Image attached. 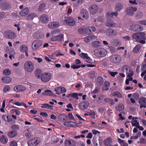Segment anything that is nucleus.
Masks as SVG:
<instances>
[{"label": "nucleus", "mask_w": 146, "mask_h": 146, "mask_svg": "<svg viewBox=\"0 0 146 146\" xmlns=\"http://www.w3.org/2000/svg\"><path fill=\"white\" fill-rule=\"evenodd\" d=\"M109 60L112 63L116 64L119 63L121 61V58L118 54H113L110 56Z\"/></svg>", "instance_id": "f257e3e1"}, {"label": "nucleus", "mask_w": 146, "mask_h": 146, "mask_svg": "<svg viewBox=\"0 0 146 146\" xmlns=\"http://www.w3.org/2000/svg\"><path fill=\"white\" fill-rule=\"evenodd\" d=\"M25 69L28 72H31L34 68V65L31 61H28L25 63L24 64Z\"/></svg>", "instance_id": "f03ea898"}, {"label": "nucleus", "mask_w": 146, "mask_h": 146, "mask_svg": "<svg viewBox=\"0 0 146 146\" xmlns=\"http://www.w3.org/2000/svg\"><path fill=\"white\" fill-rule=\"evenodd\" d=\"M122 72H125L127 74V76L128 77L132 76L133 74V72L132 71L131 67L128 65H125L122 68Z\"/></svg>", "instance_id": "7ed1b4c3"}, {"label": "nucleus", "mask_w": 146, "mask_h": 146, "mask_svg": "<svg viewBox=\"0 0 146 146\" xmlns=\"http://www.w3.org/2000/svg\"><path fill=\"white\" fill-rule=\"evenodd\" d=\"M132 38L138 40L142 39H146L145 34L143 32L136 33L133 34Z\"/></svg>", "instance_id": "20e7f679"}, {"label": "nucleus", "mask_w": 146, "mask_h": 146, "mask_svg": "<svg viewBox=\"0 0 146 146\" xmlns=\"http://www.w3.org/2000/svg\"><path fill=\"white\" fill-rule=\"evenodd\" d=\"M94 55L99 57H103L106 54V50L104 48H99L94 51Z\"/></svg>", "instance_id": "39448f33"}, {"label": "nucleus", "mask_w": 146, "mask_h": 146, "mask_svg": "<svg viewBox=\"0 0 146 146\" xmlns=\"http://www.w3.org/2000/svg\"><path fill=\"white\" fill-rule=\"evenodd\" d=\"M42 40H36L33 41L32 43V48L33 50H36L42 45Z\"/></svg>", "instance_id": "423d86ee"}, {"label": "nucleus", "mask_w": 146, "mask_h": 146, "mask_svg": "<svg viewBox=\"0 0 146 146\" xmlns=\"http://www.w3.org/2000/svg\"><path fill=\"white\" fill-rule=\"evenodd\" d=\"M64 23L67 25L72 26L75 25V21L70 17H65L64 20Z\"/></svg>", "instance_id": "0eeeda50"}, {"label": "nucleus", "mask_w": 146, "mask_h": 146, "mask_svg": "<svg viewBox=\"0 0 146 146\" xmlns=\"http://www.w3.org/2000/svg\"><path fill=\"white\" fill-rule=\"evenodd\" d=\"M105 33L106 36L109 37L115 36L117 34V31L112 28H109L106 30Z\"/></svg>", "instance_id": "6e6552de"}, {"label": "nucleus", "mask_w": 146, "mask_h": 146, "mask_svg": "<svg viewBox=\"0 0 146 146\" xmlns=\"http://www.w3.org/2000/svg\"><path fill=\"white\" fill-rule=\"evenodd\" d=\"M51 78V75L50 73H44L41 76L40 79L42 81L44 82H49Z\"/></svg>", "instance_id": "1a4fd4ad"}, {"label": "nucleus", "mask_w": 146, "mask_h": 146, "mask_svg": "<svg viewBox=\"0 0 146 146\" xmlns=\"http://www.w3.org/2000/svg\"><path fill=\"white\" fill-rule=\"evenodd\" d=\"M4 36L9 39H14L16 37L14 32L11 30H8L4 32Z\"/></svg>", "instance_id": "9d476101"}, {"label": "nucleus", "mask_w": 146, "mask_h": 146, "mask_svg": "<svg viewBox=\"0 0 146 146\" xmlns=\"http://www.w3.org/2000/svg\"><path fill=\"white\" fill-rule=\"evenodd\" d=\"M49 18L47 15L43 14L40 16L39 20L42 23H48L49 21Z\"/></svg>", "instance_id": "9b49d317"}, {"label": "nucleus", "mask_w": 146, "mask_h": 146, "mask_svg": "<svg viewBox=\"0 0 146 146\" xmlns=\"http://www.w3.org/2000/svg\"><path fill=\"white\" fill-rule=\"evenodd\" d=\"M64 39V34L62 33H60L59 35L56 36H54L52 37L51 38V40L52 41L61 42Z\"/></svg>", "instance_id": "f8f14e48"}, {"label": "nucleus", "mask_w": 146, "mask_h": 146, "mask_svg": "<svg viewBox=\"0 0 146 146\" xmlns=\"http://www.w3.org/2000/svg\"><path fill=\"white\" fill-rule=\"evenodd\" d=\"M39 141L37 138L35 137L27 141L28 146H36L38 144Z\"/></svg>", "instance_id": "ddd939ff"}, {"label": "nucleus", "mask_w": 146, "mask_h": 146, "mask_svg": "<svg viewBox=\"0 0 146 146\" xmlns=\"http://www.w3.org/2000/svg\"><path fill=\"white\" fill-rule=\"evenodd\" d=\"M131 30L134 31H141L143 27L138 25H133L130 27Z\"/></svg>", "instance_id": "4468645a"}, {"label": "nucleus", "mask_w": 146, "mask_h": 146, "mask_svg": "<svg viewBox=\"0 0 146 146\" xmlns=\"http://www.w3.org/2000/svg\"><path fill=\"white\" fill-rule=\"evenodd\" d=\"M98 9V6L96 4H94L90 7L89 11L91 14L93 15L97 12Z\"/></svg>", "instance_id": "2eb2a0df"}, {"label": "nucleus", "mask_w": 146, "mask_h": 146, "mask_svg": "<svg viewBox=\"0 0 146 146\" xmlns=\"http://www.w3.org/2000/svg\"><path fill=\"white\" fill-rule=\"evenodd\" d=\"M139 103L140 104L139 107L140 108H146V98L145 97L140 98L139 100Z\"/></svg>", "instance_id": "dca6fc26"}, {"label": "nucleus", "mask_w": 146, "mask_h": 146, "mask_svg": "<svg viewBox=\"0 0 146 146\" xmlns=\"http://www.w3.org/2000/svg\"><path fill=\"white\" fill-rule=\"evenodd\" d=\"M2 118L4 121H6L7 122H12L13 123H14L15 122V120H13L11 116L9 115H3L2 116Z\"/></svg>", "instance_id": "f3484780"}, {"label": "nucleus", "mask_w": 146, "mask_h": 146, "mask_svg": "<svg viewBox=\"0 0 146 146\" xmlns=\"http://www.w3.org/2000/svg\"><path fill=\"white\" fill-rule=\"evenodd\" d=\"M59 26V23L57 21H53L50 22L48 25V26L50 28L54 29L58 28Z\"/></svg>", "instance_id": "a211bd4d"}, {"label": "nucleus", "mask_w": 146, "mask_h": 146, "mask_svg": "<svg viewBox=\"0 0 146 146\" xmlns=\"http://www.w3.org/2000/svg\"><path fill=\"white\" fill-rule=\"evenodd\" d=\"M89 105V103L88 101H83L79 104V107L82 110L86 109Z\"/></svg>", "instance_id": "6ab92c4d"}, {"label": "nucleus", "mask_w": 146, "mask_h": 146, "mask_svg": "<svg viewBox=\"0 0 146 146\" xmlns=\"http://www.w3.org/2000/svg\"><path fill=\"white\" fill-rule=\"evenodd\" d=\"M137 10V8L136 7H130L127 9L126 13L129 15L132 16L133 15V12L136 11Z\"/></svg>", "instance_id": "aec40b11"}, {"label": "nucleus", "mask_w": 146, "mask_h": 146, "mask_svg": "<svg viewBox=\"0 0 146 146\" xmlns=\"http://www.w3.org/2000/svg\"><path fill=\"white\" fill-rule=\"evenodd\" d=\"M111 43L113 45L116 46H120L122 44L120 40L118 38L112 39L111 40Z\"/></svg>", "instance_id": "412c9836"}, {"label": "nucleus", "mask_w": 146, "mask_h": 146, "mask_svg": "<svg viewBox=\"0 0 146 146\" xmlns=\"http://www.w3.org/2000/svg\"><path fill=\"white\" fill-rule=\"evenodd\" d=\"M124 6L123 4L121 3H118L115 5V9L117 11H120L124 9Z\"/></svg>", "instance_id": "4be33fe9"}, {"label": "nucleus", "mask_w": 146, "mask_h": 146, "mask_svg": "<svg viewBox=\"0 0 146 146\" xmlns=\"http://www.w3.org/2000/svg\"><path fill=\"white\" fill-rule=\"evenodd\" d=\"M105 25L107 27L113 28L115 26L116 23L113 21L109 20L105 22Z\"/></svg>", "instance_id": "5701e85b"}, {"label": "nucleus", "mask_w": 146, "mask_h": 146, "mask_svg": "<svg viewBox=\"0 0 146 146\" xmlns=\"http://www.w3.org/2000/svg\"><path fill=\"white\" fill-rule=\"evenodd\" d=\"M17 134V133L15 130H11L7 133V136L10 138H13L16 137Z\"/></svg>", "instance_id": "b1692460"}, {"label": "nucleus", "mask_w": 146, "mask_h": 146, "mask_svg": "<svg viewBox=\"0 0 146 146\" xmlns=\"http://www.w3.org/2000/svg\"><path fill=\"white\" fill-rule=\"evenodd\" d=\"M81 14L82 17L84 19H87L89 17V14L88 11L85 9H82Z\"/></svg>", "instance_id": "393cba45"}, {"label": "nucleus", "mask_w": 146, "mask_h": 146, "mask_svg": "<svg viewBox=\"0 0 146 146\" xmlns=\"http://www.w3.org/2000/svg\"><path fill=\"white\" fill-rule=\"evenodd\" d=\"M26 89V88L22 85L16 86L14 88V90L16 92L24 91Z\"/></svg>", "instance_id": "a878e982"}, {"label": "nucleus", "mask_w": 146, "mask_h": 146, "mask_svg": "<svg viewBox=\"0 0 146 146\" xmlns=\"http://www.w3.org/2000/svg\"><path fill=\"white\" fill-rule=\"evenodd\" d=\"M29 10L28 8H25L20 13V14L22 16H25L29 14Z\"/></svg>", "instance_id": "bb28decb"}, {"label": "nucleus", "mask_w": 146, "mask_h": 146, "mask_svg": "<svg viewBox=\"0 0 146 146\" xmlns=\"http://www.w3.org/2000/svg\"><path fill=\"white\" fill-rule=\"evenodd\" d=\"M96 84L98 86H101L104 83L103 78L101 76H98L96 79Z\"/></svg>", "instance_id": "cd10ccee"}, {"label": "nucleus", "mask_w": 146, "mask_h": 146, "mask_svg": "<svg viewBox=\"0 0 146 146\" xmlns=\"http://www.w3.org/2000/svg\"><path fill=\"white\" fill-rule=\"evenodd\" d=\"M102 43L99 41H95L92 43V46L94 48H97L101 46Z\"/></svg>", "instance_id": "c85d7f7f"}, {"label": "nucleus", "mask_w": 146, "mask_h": 146, "mask_svg": "<svg viewBox=\"0 0 146 146\" xmlns=\"http://www.w3.org/2000/svg\"><path fill=\"white\" fill-rule=\"evenodd\" d=\"M11 78L8 76H4L2 78V82L4 83L7 84L11 81Z\"/></svg>", "instance_id": "c756f323"}, {"label": "nucleus", "mask_w": 146, "mask_h": 146, "mask_svg": "<svg viewBox=\"0 0 146 146\" xmlns=\"http://www.w3.org/2000/svg\"><path fill=\"white\" fill-rule=\"evenodd\" d=\"M110 83L108 81H105L102 87V90L106 91L108 90L109 89L108 87L110 86Z\"/></svg>", "instance_id": "7c9ffc66"}, {"label": "nucleus", "mask_w": 146, "mask_h": 146, "mask_svg": "<svg viewBox=\"0 0 146 146\" xmlns=\"http://www.w3.org/2000/svg\"><path fill=\"white\" fill-rule=\"evenodd\" d=\"M42 94L44 95L52 96H56L55 94L53 93V92L50 90H45L44 92L42 93Z\"/></svg>", "instance_id": "2f4dec72"}, {"label": "nucleus", "mask_w": 146, "mask_h": 146, "mask_svg": "<svg viewBox=\"0 0 146 146\" xmlns=\"http://www.w3.org/2000/svg\"><path fill=\"white\" fill-rule=\"evenodd\" d=\"M0 141L3 144L7 143L8 142L7 137L4 135H2L0 137Z\"/></svg>", "instance_id": "473e14b6"}, {"label": "nucleus", "mask_w": 146, "mask_h": 146, "mask_svg": "<svg viewBox=\"0 0 146 146\" xmlns=\"http://www.w3.org/2000/svg\"><path fill=\"white\" fill-rule=\"evenodd\" d=\"M112 142L111 138L108 137L104 141V144L106 146H108L110 145Z\"/></svg>", "instance_id": "72a5a7b5"}, {"label": "nucleus", "mask_w": 146, "mask_h": 146, "mask_svg": "<svg viewBox=\"0 0 146 146\" xmlns=\"http://www.w3.org/2000/svg\"><path fill=\"white\" fill-rule=\"evenodd\" d=\"M36 16V15L34 13H31L29 14L27 17V20L29 21H32L33 18Z\"/></svg>", "instance_id": "f704fd0d"}, {"label": "nucleus", "mask_w": 146, "mask_h": 146, "mask_svg": "<svg viewBox=\"0 0 146 146\" xmlns=\"http://www.w3.org/2000/svg\"><path fill=\"white\" fill-rule=\"evenodd\" d=\"M141 48V46L140 44H138L136 45L135 47L133 50V52L134 53H138L140 50Z\"/></svg>", "instance_id": "c9c22d12"}, {"label": "nucleus", "mask_w": 146, "mask_h": 146, "mask_svg": "<svg viewBox=\"0 0 146 146\" xmlns=\"http://www.w3.org/2000/svg\"><path fill=\"white\" fill-rule=\"evenodd\" d=\"M115 109L118 111H121L124 109V106L122 104L120 103L118 104L115 108Z\"/></svg>", "instance_id": "e433bc0d"}, {"label": "nucleus", "mask_w": 146, "mask_h": 146, "mask_svg": "<svg viewBox=\"0 0 146 146\" xmlns=\"http://www.w3.org/2000/svg\"><path fill=\"white\" fill-rule=\"evenodd\" d=\"M10 7L11 6L9 3L7 2L4 3L2 5V7L3 10L9 9Z\"/></svg>", "instance_id": "4c0bfd02"}, {"label": "nucleus", "mask_w": 146, "mask_h": 146, "mask_svg": "<svg viewBox=\"0 0 146 146\" xmlns=\"http://www.w3.org/2000/svg\"><path fill=\"white\" fill-rule=\"evenodd\" d=\"M141 70L143 71L141 74V76L142 77L146 74V64L142 66Z\"/></svg>", "instance_id": "58836bf2"}, {"label": "nucleus", "mask_w": 146, "mask_h": 146, "mask_svg": "<svg viewBox=\"0 0 146 146\" xmlns=\"http://www.w3.org/2000/svg\"><path fill=\"white\" fill-rule=\"evenodd\" d=\"M35 74L36 77L40 79V78L41 77L40 76L41 74V70L39 69H37L35 72Z\"/></svg>", "instance_id": "ea45409f"}, {"label": "nucleus", "mask_w": 146, "mask_h": 146, "mask_svg": "<svg viewBox=\"0 0 146 146\" xmlns=\"http://www.w3.org/2000/svg\"><path fill=\"white\" fill-rule=\"evenodd\" d=\"M112 96H116L118 98H121L122 97V94L119 92L115 91L113 92Z\"/></svg>", "instance_id": "a19ab883"}, {"label": "nucleus", "mask_w": 146, "mask_h": 146, "mask_svg": "<svg viewBox=\"0 0 146 146\" xmlns=\"http://www.w3.org/2000/svg\"><path fill=\"white\" fill-rule=\"evenodd\" d=\"M20 51L22 52L28 51V47L25 45H23L20 47Z\"/></svg>", "instance_id": "79ce46f5"}, {"label": "nucleus", "mask_w": 146, "mask_h": 146, "mask_svg": "<svg viewBox=\"0 0 146 146\" xmlns=\"http://www.w3.org/2000/svg\"><path fill=\"white\" fill-rule=\"evenodd\" d=\"M41 108L44 109L47 108V109H52V106L46 103L43 104L41 106Z\"/></svg>", "instance_id": "37998d69"}, {"label": "nucleus", "mask_w": 146, "mask_h": 146, "mask_svg": "<svg viewBox=\"0 0 146 146\" xmlns=\"http://www.w3.org/2000/svg\"><path fill=\"white\" fill-rule=\"evenodd\" d=\"M79 56L83 59H87L89 58L88 54L86 53L82 52L81 54H79Z\"/></svg>", "instance_id": "c03bdc74"}, {"label": "nucleus", "mask_w": 146, "mask_h": 146, "mask_svg": "<svg viewBox=\"0 0 146 146\" xmlns=\"http://www.w3.org/2000/svg\"><path fill=\"white\" fill-rule=\"evenodd\" d=\"M111 12H109L107 13L106 15V17L108 20L112 19L113 18V16L111 15Z\"/></svg>", "instance_id": "a18cd8bd"}, {"label": "nucleus", "mask_w": 146, "mask_h": 146, "mask_svg": "<svg viewBox=\"0 0 146 146\" xmlns=\"http://www.w3.org/2000/svg\"><path fill=\"white\" fill-rule=\"evenodd\" d=\"M20 126L18 124H15L12 125L11 127V129L15 131L18 130Z\"/></svg>", "instance_id": "49530a36"}, {"label": "nucleus", "mask_w": 146, "mask_h": 146, "mask_svg": "<svg viewBox=\"0 0 146 146\" xmlns=\"http://www.w3.org/2000/svg\"><path fill=\"white\" fill-rule=\"evenodd\" d=\"M11 73V70L9 69H6L3 71V73L4 75H9Z\"/></svg>", "instance_id": "de8ad7c7"}, {"label": "nucleus", "mask_w": 146, "mask_h": 146, "mask_svg": "<svg viewBox=\"0 0 146 146\" xmlns=\"http://www.w3.org/2000/svg\"><path fill=\"white\" fill-rule=\"evenodd\" d=\"M89 115L91 116V117L92 118L94 119L95 118V116L96 115V113L93 110H90V112H88Z\"/></svg>", "instance_id": "09e8293b"}, {"label": "nucleus", "mask_w": 146, "mask_h": 146, "mask_svg": "<svg viewBox=\"0 0 146 146\" xmlns=\"http://www.w3.org/2000/svg\"><path fill=\"white\" fill-rule=\"evenodd\" d=\"M45 6V5L44 3H41L39 7L38 11H43L44 9Z\"/></svg>", "instance_id": "8fccbe9b"}, {"label": "nucleus", "mask_w": 146, "mask_h": 146, "mask_svg": "<svg viewBox=\"0 0 146 146\" xmlns=\"http://www.w3.org/2000/svg\"><path fill=\"white\" fill-rule=\"evenodd\" d=\"M64 144L65 146H72L71 141L68 140L65 141Z\"/></svg>", "instance_id": "3c124183"}, {"label": "nucleus", "mask_w": 146, "mask_h": 146, "mask_svg": "<svg viewBox=\"0 0 146 146\" xmlns=\"http://www.w3.org/2000/svg\"><path fill=\"white\" fill-rule=\"evenodd\" d=\"M77 31L80 34H82L85 33V28H80L78 29Z\"/></svg>", "instance_id": "603ef678"}, {"label": "nucleus", "mask_w": 146, "mask_h": 146, "mask_svg": "<svg viewBox=\"0 0 146 146\" xmlns=\"http://www.w3.org/2000/svg\"><path fill=\"white\" fill-rule=\"evenodd\" d=\"M61 87H56L54 89V90L56 92V94H60L61 93Z\"/></svg>", "instance_id": "864d4df0"}, {"label": "nucleus", "mask_w": 146, "mask_h": 146, "mask_svg": "<svg viewBox=\"0 0 146 146\" xmlns=\"http://www.w3.org/2000/svg\"><path fill=\"white\" fill-rule=\"evenodd\" d=\"M10 89V87L9 85L5 86L3 89V92L4 93H6L7 91H9Z\"/></svg>", "instance_id": "5fc2aeb1"}, {"label": "nucleus", "mask_w": 146, "mask_h": 146, "mask_svg": "<svg viewBox=\"0 0 146 146\" xmlns=\"http://www.w3.org/2000/svg\"><path fill=\"white\" fill-rule=\"evenodd\" d=\"M69 96L73 97L77 100H78V96L77 93H73L71 94H70L69 95Z\"/></svg>", "instance_id": "6e6d98bb"}, {"label": "nucleus", "mask_w": 146, "mask_h": 146, "mask_svg": "<svg viewBox=\"0 0 146 146\" xmlns=\"http://www.w3.org/2000/svg\"><path fill=\"white\" fill-rule=\"evenodd\" d=\"M146 143V139L143 138H141L139 141H138L137 143H140L141 144H145Z\"/></svg>", "instance_id": "4d7b16f0"}, {"label": "nucleus", "mask_w": 146, "mask_h": 146, "mask_svg": "<svg viewBox=\"0 0 146 146\" xmlns=\"http://www.w3.org/2000/svg\"><path fill=\"white\" fill-rule=\"evenodd\" d=\"M89 27L85 28V33L88 35H89L91 34L90 30L89 29Z\"/></svg>", "instance_id": "13d9d810"}, {"label": "nucleus", "mask_w": 146, "mask_h": 146, "mask_svg": "<svg viewBox=\"0 0 146 146\" xmlns=\"http://www.w3.org/2000/svg\"><path fill=\"white\" fill-rule=\"evenodd\" d=\"M108 72L111 76L113 77H115V75L117 74L118 73V72H113L109 71Z\"/></svg>", "instance_id": "bf43d9fd"}, {"label": "nucleus", "mask_w": 146, "mask_h": 146, "mask_svg": "<svg viewBox=\"0 0 146 146\" xmlns=\"http://www.w3.org/2000/svg\"><path fill=\"white\" fill-rule=\"evenodd\" d=\"M104 18V16H99L98 18V21L102 22H104L105 21Z\"/></svg>", "instance_id": "052dcab7"}, {"label": "nucleus", "mask_w": 146, "mask_h": 146, "mask_svg": "<svg viewBox=\"0 0 146 146\" xmlns=\"http://www.w3.org/2000/svg\"><path fill=\"white\" fill-rule=\"evenodd\" d=\"M10 146H17V143L15 141H13L10 143Z\"/></svg>", "instance_id": "680f3d73"}, {"label": "nucleus", "mask_w": 146, "mask_h": 146, "mask_svg": "<svg viewBox=\"0 0 146 146\" xmlns=\"http://www.w3.org/2000/svg\"><path fill=\"white\" fill-rule=\"evenodd\" d=\"M143 13L141 12H139L137 14L136 17L137 19H140L143 17Z\"/></svg>", "instance_id": "e2e57ef3"}, {"label": "nucleus", "mask_w": 146, "mask_h": 146, "mask_svg": "<svg viewBox=\"0 0 146 146\" xmlns=\"http://www.w3.org/2000/svg\"><path fill=\"white\" fill-rule=\"evenodd\" d=\"M76 123L73 121H70V127H76Z\"/></svg>", "instance_id": "0e129e2a"}, {"label": "nucleus", "mask_w": 146, "mask_h": 146, "mask_svg": "<svg viewBox=\"0 0 146 146\" xmlns=\"http://www.w3.org/2000/svg\"><path fill=\"white\" fill-rule=\"evenodd\" d=\"M71 67L73 69H76L80 68V65H77L73 64L71 66Z\"/></svg>", "instance_id": "69168bd1"}, {"label": "nucleus", "mask_w": 146, "mask_h": 146, "mask_svg": "<svg viewBox=\"0 0 146 146\" xmlns=\"http://www.w3.org/2000/svg\"><path fill=\"white\" fill-rule=\"evenodd\" d=\"M100 88L98 87H96L94 90L92 92V93L93 94H96L98 93L99 91Z\"/></svg>", "instance_id": "338daca9"}, {"label": "nucleus", "mask_w": 146, "mask_h": 146, "mask_svg": "<svg viewBox=\"0 0 146 146\" xmlns=\"http://www.w3.org/2000/svg\"><path fill=\"white\" fill-rule=\"evenodd\" d=\"M90 40V36H87L85 38L84 41L86 43H88L89 42Z\"/></svg>", "instance_id": "774afa93"}]
</instances>
